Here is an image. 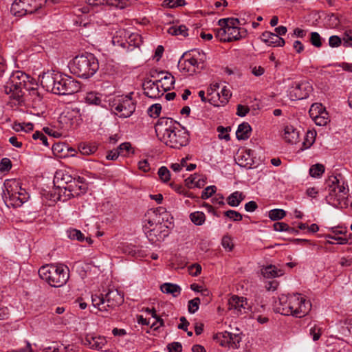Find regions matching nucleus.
<instances>
[{"label": "nucleus", "mask_w": 352, "mask_h": 352, "mask_svg": "<svg viewBox=\"0 0 352 352\" xmlns=\"http://www.w3.org/2000/svg\"><path fill=\"white\" fill-rule=\"evenodd\" d=\"M29 76L21 71H16L12 74L9 80L4 86L6 94H9L8 105L13 108L24 104V92L23 89L30 91V94L35 104L42 102L44 87L29 80Z\"/></svg>", "instance_id": "1"}, {"label": "nucleus", "mask_w": 352, "mask_h": 352, "mask_svg": "<svg viewBox=\"0 0 352 352\" xmlns=\"http://www.w3.org/2000/svg\"><path fill=\"white\" fill-rule=\"evenodd\" d=\"M80 83L69 76H63L53 69L45 72V91L58 95H69L78 92Z\"/></svg>", "instance_id": "2"}, {"label": "nucleus", "mask_w": 352, "mask_h": 352, "mask_svg": "<svg viewBox=\"0 0 352 352\" xmlns=\"http://www.w3.org/2000/svg\"><path fill=\"white\" fill-rule=\"evenodd\" d=\"M219 28L214 30L215 37L221 42H232L246 37L247 30L238 26L240 21L236 18L219 19Z\"/></svg>", "instance_id": "3"}, {"label": "nucleus", "mask_w": 352, "mask_h": 352, "mask_svg": "<svg viewBox=\"0 0 352 352\" xmlns=\"http://www.w3.org/2000/svg\"><path fill=\"white\" fill-rule=\"evenodd\" d=\"M69 67L74 74L80 78H88L98 70L99 63L94 54L86 53L76 56Z\"/></svg>", "instance_id": "4"}, {"label": "nucleus", "mask_w": 352, "mask_h": 352, "mask_svg": "<svg viewBox=\"0 0 352 352\" xmlns=\"http://www.w3.org/2000/svg\"><path fill=\"white\" fill-rule=\"evenodd\" d=\"M6 190L3 192V199L8 207L18 208L27 202L30 195L17 180H10L5 183Z\"/></svg>", "instance_id": "5"}, {"label": "nucleus", "mask_w": 352, "mask_h": 352, "mask_svg": "<svg viewBox=\"0 0 352 352\" xmlns=\"http://www.w3.org/2000/svg\"><path fill=\"white\" fill-rule=\"evenodd\" d=\"M92 305L101 312L109 313L124 302L123 296L117 289H109L104 296L92 295Z\"/></svg>", "instance_id": "6"}, {"label": "nucleus", "mask_w": 352, "mask_h": 352, "mask_svg": "<svg viewBox=\"0 0 352 352\" xmlns=\"http://www.w3.org/2000/svg\"><path fill=\"white\" fill-rule=\"evenodd\" d=\"M69 277V269L64 265H45V281L51 286L60 287L66 284Z\"/></svg>", "instance_id": "7"}, {"label": "nucleus", "mask_w": 352, "mask_h": 352, "mask_svg": "<svg viewBox=\"0 0 352 352\" xmlns=\"http://www.w3.org/2000/svg\"><path fill=\"white\" fill-rule=\"evenodd\" d=\"M329 188V195L327 200L329 203L338 207L340 203V199L344 198L349 192L345 186V182L342 181L341 175L331 176L327 181Z\"/></svg>", "instance_id": "8"}, {"label": "nucleus", "mask_w": 352, "mask_h": 352, "mask_svg": "<svg viewBox=\"0 0 352 352\" xmlns=\"http://www.w3.org/2000/svg\"><path fill=\"white\" fill-rule=\"evenodd\" d=\"M82 120L80 109L76 107L66 106L58 118V126L65 131L76 127Z\"/></svg>", "instance_id": "9"}, {"label": "nucleus", "mask_w": 352, "mask_h": 352, "mask_svg": "<svg viewBox=\"0 0 352 352\" xmlns=\"http://www.w3.org/2000/svg\"><path fill=\"white\" fill-rule=\"evenodd\" d=\"M136 102L131 95L121 96L114 99L111 104V109L116 111L120 118H129L135 111Z\"/></svg>", "instance_id": "10"}, {"label": "nucleus", "mask_w": 352, "mask_h": 352, "mask_svg": "<svg viewBox=\"0 0 352 352\" xmlns=\"http://www.w3.org/2000/svg\"><path fill=\"white\" fill-rule=\"evenodd\" d=\"M43 0H15L11 6V12L16 16L32 14L41 8Z\"/></svg>", "instance_id": "11"}, {"label": "nucleus", "mask_w": 352, "mask_h": 352, "mask_svg": "<svg viewBox=\"0 0 352 352\" xmlns=\"http://www.w3.org/2000/svg\"><path fill=\"white\" fill-rule=\"evenodd\" d=\"M170 214L164 208H158L156 210H148L144 216V230L147 234V231L153 228H156L162 223L168 222Z\"/></svg>", "instance_id": "12"}, {"label": "nucleus", "mask_w": 352, "mask_h": 352, "mask_svg": "<svg viewBox=\"0 0 352 352\" xmlns=\"http://www.w3.org/2000/svg\"><path fill=\"white\" fill-rule=\"evenodd\" d=\"M161 140L171 148L179 149L188 144L189 134L184 129H178L175 127L163 137Z\"/></svg>", "instance_id": "13"}, {"label": "nucleus", "mask_w": 352, "mask_h": 352, "mask_svg": "<svg viewBox=\"0 0 352 352\" xmlns=\"http://www.w3.org/2000/svg\"><path fill=\"white\" fill-rule=\"evenodd\" d=\"M289 305H290V311H292L291 315L296 318L305 316L311 308V302L299 294H291Z\"/></svg>", "instance_id": "14"}, {"label": "nucleus", "mask_w": 352, "mask_h": 352, "mask_svg": "<svg viewBox=\"0 0 352 352\" xmlns=\"http://www.w3.org/2000/svg\"><path fill=\"white\" fill-rule=\"evenodd\" d=\"M311 86L307 82H295L288 90V96L291 100H298L307 98L311 91Z\"/></svg>", "instance_id": "15"}, {"label": "nucleus", "mask_w": 352, "mask_h": 352, "mask_svg": "<svg viewBox=\"0 0 352 352\" xmlns=\"http://www.w3.org/2000/svg\"><path fill=\"white\" fill-rule=\"evenodd\" d=\"M87 190V184L86 179L84 177L78 176L74 177L72 181L69 184V186H65V190L69 193L67 195L68 197H76L81 194L86 192Z\"/></svg>", "instance_id": "16"}, {"label": "nucleus", "mask_w": 352, "mask_h": 352, "mask_svg": "<svg viewBox=\"0 0 352 352\" xmlns=\"http://www.w3.org/2000/svg\"><path fill=\"white\" fill-rule=\"evenodd\" d=\"M175 122L168 118H160L155 125V131L157 137L161 140L170 131L175 128Z\"/></svg>", "instance_id": "17"}, {"label": "nucleus", "mask_w": 352, "mask_h": 352, "mask_svg": "<svg viewBox=\"0 0 352 352\" xmlns=\"http://www.w3.org/2000/svg\"><path fill=\"white\" fill-rule=\"evenodd\" d=\"M228 309L233 310L236 314L246 313L249 309L247 299L244 297L232 296L228 300Z\"/></svg>", "instance_id": "18"}, {"label": "nucleus", "mask_w": 352, "mask_h": 352, "mask_svg": "<svg viewBox=\"0 0 352 352\" xmlns=\"http://www.w3.org/2000/svg\"><path fill=\"white\" fill-rule=\"evenodd\" d=\"M168 223V222H166L156 228H153L148 230L147 231L146 236L149 241L155 243L166 236L168 234V229L169 228Z\"/></svg>", "instance_id": "19"}, {"label": "nucleus", "mask_w": 352, "mask_h": 352, "mask_svg": "<svg viewBox=\"0 0 352 352\" xmlns=\"http://www.w3.org/2000/svg\"><path fill=\"white\" fill-rule=\"evenodd\" d=\"M235 160L239 166L248 169L252 168L254 164V151L251 149L242 151L237 154Z\"/></svg>", "instance_id": "20"}, {"label": "nucleus", "mask_w": 352, "mask_h": 352, "mask_svg": "<svg viewBox=\"0 0 352 352\" xmlns=\"http://www.w3.org/2000/svg\"><path fill=\"white\" fill-rule=\"evenodd\" d=\"M73 179L74 177L69 173L58 170L56 172L54 176L52 184L58 189L65 190V186H69Z\"/></svg>", "instance_id": "21"}, {"label": "nucleus", "mask_w": 352, "mask_h": 352, "mask_svg": "<svg viewBox=\"0 0 352 352\" xmlns=\"http://www.w3.org/2000/svg\"><path fill=\"white\" fill-rule=\"evenodd\" d=\"M197 53L199 56H201L199 60L195 58V56L188 59L184 60V63L180 64V67L182 69L186 70L187 72H190L191 74L196 72V68H199V64H203L206 58L204 53Z\"/></svg>", "instance_id": "22"}, {"label": "nucleus", "mask_w": 352, "mask_h": 352, "mask_svg": "<svg viewBox=\"0 0 352 352\" xmlns=\"http://www.w3.org/2000/svg\"><path fill=\"white\" fill-rule=\"evenodd\" d=\"M82 343L91 349L101 350L106 345L107 340L104 337L87 334L82 340Z\"/></svg>", "instance_id": "23"}, {"label": "nucleus", "mask_w": 352, "mask_h": 352, "mask_svg": "<svg viewBox=\"0 0 352 352\" xmlns=\"http://www.w3.org/2000/svg\"><path fill=\"white\" fill-rule=\"evenodd\" d=\"M143 88L145 94L149 98H156L163 95L157 80L154 81L151 80H146L143 84Z\"/></svg>", "instance_id": "24"}, {"label": "nucleus", "mask_w": 352, "mask_h": 352, "mask_svg": "<svg viewBox=\"0 0 352 352\" xmlns=\"http://www.w3.org/2000/svg\"><path fill=\"white\" fill-rule=\"evenodd\" d=\"M261 40L269 46L283 47L285 44V40L275 33L265 31L261 35Z\"/></svg>", "instance_id": "25"}, {"label": "nucleus", "mask_w": 352, "mask_h": 352, "mask_svg": "<svg viewBox=\"0 0 352 352\" xmlns=\"http://www.w3.org/2000/svg\"><path fill=\"white\" fill-rule=\"evenodd\" d=\"M290 297L291 294H281L278 297V301L275 303V310L276 312L285 316H290L292 314L290 305H289Z\"/></svg>", "instance_id": "26"}, {"label": "nucleus", "mask_w": 352, "mask_h": 352, "mask_svg": "<svg viewBox=\"0 0 352 352\" xmlns=\"http://www.w3.org/2000/svg\"><path fill=\"white\" fill-rule=\"evenodd\" d=\"M284 140L290 144H296L299 140V131L292 125H286L283 133Z\"/></svg>", "instance_id": "27"}, {"label": "nucleus", "mask_w": 352, "mask_h": 352, "mask_svg": "<svg viewBox=\"0 0 352 352\" xmlns=\"http://www.w3.org/2000/svg\"><path fill=\"white\" fill-rule=\"evenodd\" d=\"M161 75H164V78H161V80H157V82L160 83L161 91L162 94L167 91H169L172 89L175 80L174 77L171 75L170 73H161Z\"/></svg>", "instance_id": "28"}, {"label": "nucleus", "mask_w": 352, "mask_h": 352, "mask_svg": "<svg viewBox=\"0 0 352 352\" xmlns=\"http://www.w3.org/2000/svg\"><path fill=\"white\" fill-rule=\"evenodd\" d=\"M252 128L248 122H243L239 124L236 132L238 140H247L250 138Z\"/></svg>", "instance_id": "29"}, {"label": "nucleus", "mask_w": 352, "mask_h": 352, "mask_svg": "<svg viewBox=\"0 0 352 352\" xmlns=\"http://www.w3.org/2000/svg\"><path fill=\"white\" fill-rule=\"evenodd\" d=\"M160 289L163 293L170 294L174 297L179 295L181 292L180 287L173 283H164L161 285Z\"/></svg>", "instance_id": "30"}, {"label": "nucleus", "mask_w": 352, "mask_h": 352, "mask_svg": "<svg viewBox=\"0 0 352 352\" xmlns=\"http://www.w3.org/2000/svg\"><path fill=\"white\" fill-rule=\"evenodd\" d=\"M245 199V195L239 191H235L228 197V204L232 207L238 206Z\"/></svg>", "instance_id": "31"}, {"label": "nucleus", "mask_w": 352, "mask_h": 352, "mask_svg": "<svg viewBox=\"0 0 352 352\" xmlns=\"http://www.w3.org/2000/svg\"><path fill=\"white\" fill-rule=\"evenodd\" d=\"M262 274L267 278L279 276L283 274L281 270H278L274 265H268L262 269Z\"/></svg>", "instance_id": "32"}, {"label": "nucleus", "mask_w": 352, "mask_h": 352, "mask_svg": "<svg viewBox=\"0 0 352 352\" xmlns=\"http://www.w3.org/2000/svg\"><path fill=\"white\" fill-rule=\"evenodd\" d=\"M188 28L185 25H181L179 26L173 25L168 29L167 32L168 34L171 35H181L183 36L184 37H186L188 35Z\"/></svg>", "instance_id": "33"}, {"label": "nucleus", "mask_w": 352, "mask_h": 352, "mask_svg": "<svg viewBox=\"0 0 352 352\" xmlns=\"http://www.w3.org/2000/svg\"><path fill=\"white\" fill-rule=\"evenodd\" d=\"M219 84L215 83L211 85L210 89L208 90V96L210 98H208V102L214 105V106H220V104L217 103L215 97H217L219 100H220L221 96L219 92L214 93L216 89L219 88Z\"/></svg>", "instance_id": "34"}, {"label": "nucleus", "mask_w": 352, "mask_h": 352, "mask_svg": "<svg viewBox=\"0 0 352 352\" xmlns=\"http://www.w3.org/2000/svg\"><path fill=\"white\" fill-rule=\"evenodd\" d=\"M86 103L92 105H100L102 100L100 94L96 92H89L85 98Z\"/></svg>", "instance_id": "35"}, {"label": "nucleus", "mask_w": 352, "mask_h": 352, "mask_svg": "<svg viewBox=\"0 0 352 352\" xmlns=\"http://www.w3.org/2000/svg\"><path fill=\"white\" fill-rule=\"evenodd\" d=\"M126 42L129 45L138 47L142 43V38L138 33H131L127 36Z\"/></svg>", "instance_id": "36"}, {"label": "nucleus", "mask_w": 352, "mask_h": 352, "mask_svg": "<svg viewBox=\"0 0 352 352\" xmlns=\"http://www.w3.org/2000/svg\"><path fill=\"white\" fill-rule=\"evenodd\" d=\"M190 219L197 226L202 225L206 220L205 214L203 212H195L190 214Z\"/></svg>", "instance_id": "37"}, {"label": "nucleus", "mask_w": 352, "mask_h": 352, "mask_svg": "<svg viewBox=\"0 0 352 352\" xmlns=\"http://www.w3.org/2000/svg\"><path fill=\"white\" fill-rule=\"evenodd\" d=\"M316 132L315 131H308L305 135L302 146L304 148H309L315 142Z\"/></svg>", "instance_id": "38"}, {"label": "nucleus", "mask_w": 352, "mask_h": 352, "mask_svg": "<svg viewBox=\"0 0 352 352\" xmlns=\"http://www.w3.org/2000/svg\"><path fill=\"white\" fill-rule=\"evenodd\" d=\"M324 172V166L321 164H316L311 166L309 174L313 177H320Z\"/></svg>", "instance_id": "39"}, {"label": "nucleus", "mask_w": 352, "mask_h": 352, "mask_svg": "<svg viewBox=\"0 0 352 352\" xmlns=\"http://www.w3.org/2000/svg\"><path fill=\"white\" fill-rule=\"evenodd\" d=\"M313 120L316 124L318 126L326 125L329 121L327 111L326 110L321 111L320 114L318 115L316 118H314Z\"/></svg>", "instance_id": "40"}, {"label": "nucleus", "mask_w": 352, "mask_h": 352, "mask_svg": "<svg viewBox=\"0 0 352 352\" xmlns=\"http://www.w3.org/2000/svg\"><path fill=\"white\" fill-rule=\"evenodd\" d=\"M286 212L283 209H273L269 212V217L272 221H277L283 219Z\"/></svg>", "instance_id": "41"}, {"label": "nucleus", "mask_w": 352, "mask_h": 352, "mask_svg": "<svg viewBox=\"0 0 352 352\" xmlns=\"http://www.w3.org/2000/svg\"><path fill=\"white\" fill-rule=\"evenodd\" d=\"M325 109L322 107L321 104L315 103L313 104L309 111V113L311 119L316 118L318 115L320 114L321 111H324Z\"/></svg>", "instance_id": "42"}, {"label": "nucleus", "mask_w": 352, "mask_h": 352, "mask_svg": "<svg viewBox=\"0 0 352 352\" xmlns=\"http://www.w3.org/2000/svg\"><path fill=\"white\" fill-rule=\"evenodd\" d=\"M66 347L58 342H50L48 346H45V352H65Z\"/></svg>", "instance_id": "43"}, {"label": "nucleus", "mask_w": 352, "mask_h": 352, "mask_svg": "<svg viewBox=\"0 0 352 352\" xmlns=\"http://www.w3.org/2000/svg\"><path fill=\"white\" fill-rule=\"evenodd\" d=\"M97 150L96 146H91L86 144H80L79 146V151L81 154L84 155H89L94 153Z\"/></svg>", "instance_id": "44"}, {"label": "nucleus", "mask_w": 352, "mask_h": 352, "mask_svg": "<svg viewBox=\"0 0 352 352\" xmlns=\"http://www.w3.org/2000/svg\"><path fill=\"white\" fill-rule=\"evenodd\" d=\"M309 41L312 45L318 48L320 47L322 45V37L316 32H311Z\"/></svg>", "instance_id": "45"}, {"label": "nucleus", "mask_w": 352, "mask_h": 352, "mask_svg": "<svg viewBox=\"0 0 352 352\" xmlns=\"http://www.w3.org/2000/svg\"><path fill=\"white\" fill-rule=\"evenodd\" d=\"M160 180L163 182H167L170 180V173L166 166H162L157 172Z\"/></svg>", "instance_id": "46"}, {"label": "nucleus", "mask_w": 352, "mask_h": 352, "mask_svg": "<svg viewBox=\"0 0 352 352\" xmlns=\"http://www.w3.org/2000/svg\"><path fill=\"white\" fill-rule=\"evenodd\" d=\"M224 215L234 221H240L243 219V216L241 213L233 210L226 211Z\"/></svg>", "instance_id": "47"}, {"label": "nucleus", "mask_w": 352, "mask_h": 352, "mask_svg": "<svg viewBox=\"0 0 352 352\" xmlns=\"http://www.w3.org/2000/svg\"><path fill=\"white\" fill-rule=\"evenodd\" d=\"M200 304L199 298H195L188 301V309L190 314L195 313L199 309Z\"/></svg>", "instance_id": "48"}, {"label": "nucleus", "mask_w": 352, "mask_h": 352, "mask_svg": "<svg viewBox=\"0 0 352 352\" xmlns=\"http://www.w3.org/2000/svg\"><path fill=\"white\" fill-rule=\"evenodd\" d=\"M185 0H164L163 6L170 8L184 6Z\"/></svg>", "instance_id": "49"}, {"label": "nucleus", "mask_w": 352, "mask_h": 352, "mask_svg": "<svg viewBox=\"0 0 352 352\" xmlns=\"http://www.w3.org/2000/svg\"><path fill=\"white\" fill-rule=\"evenodd\" d=\"M162 110L160 104H154L148 109V113L151 117L157 118L160 116Z\"/></svg>", "instance_id": "50"}, {"label": "nucleus", "mask_w": 352, "mask_h": 352, "mask_svg": "<svg viewBox=\"0 0 352 352\" xmlns=\"http://www.w3.org/2000/svg\"><path fill=\"white\" fill-rule=\"evenodd\" d=\"M221 245L223 248L231 252L234 248V243L232 239L230 236L226 235L221 239Z\"/></svg>", "instance_id": "51"}, {"label": "nucleus", "mask_w": 352, "mask_h": 352, "mask_svg": "<svg viewBox=\"0 0 352 352\" xmlns=\"http://www.w3.org/2000/svg\"><path fill=\"white\" fill-rule=\"evenodd\" d=\"M120 155L126 156L131 150V145L129 142H124L121 144L116 149Z\"/></svg>", "instance_id": "52"}, {"label": "nucleus", "mask_w": 352, "mask_h": 352, "mask_svg": "<svg viewBox=\"0 0 352 352\" xmlns=\"http://www.w3.org/2000/svg\"><path fill=\"white\" fill-rule=\"evenodd\" d=\"M69 237L72 239H76L79 241H85L84 234L78 230L73 229L69 231Z\"/></svg>", "instance_id": "53"}, {"label": "nucleus", "mask_w": 352, "mask_h": 352, "mask_svg": "<svg viewBox=\"0 0 352 352\" xmlns=\"http://www.w3.org/2000/svg\"><path fill=\"white\" fill-rule=\"evenodd\" d=\"M60 190L56 188L54 191H50L47 194H45V199H49L53 203L56 202L57 200H59L60 198Z\"/></svg>", "instance_id": "54"}, {"label": "nucleus", "mask_w": 352, "mask_h": 352, "mask_svg": "<svg viewBox=\"0 0 352 352\" xmlns=\"http://www.w3.org/2000/svg\"><path fill=\"white\" fill-rule=\"evenodd\" d=\"M230 131V127H223V126H219L217 127V131L219 133V138L220 139H224L226 140H230V137L228 133V131Z\"/></svg>", "instance_id": "55"}, {"label": "nucleus", "mask_w": 352, "mask_h": 352, "mask_svg": "<svg viewBox=\"0 0 352 352\" xmlns=\"http://www.w3.org/2000/svg\"><path fill=\"white\" fill-rule=\"evenodd\" d=\"M216 186H210L206 187L204 191L202 192L201 198L202 199H206L210 197L216 192Z\"/></svg>", "instance_id": "56"}, {"label": "nucleus", "mask_w": 352, "mask_h": 352, "mask_svg": "<svg viewBox=\"0 0 352 352\" xmlns=\"http://www.w3.org/2000/svg\"><path fill=\"white\" fill-rule=\"evenodd\" d=\"M241 342V337L239 333H232V336L230 338V344L231 346L234 349H238L239 347V344Z\"/></svg>", "instance_id": "57"}, {"label": "nucleus", "mask_w": 352, "mask_h": 352, "mask_svg": "<svg viewBox=\"0 0 352 352\" xmlns=\"http://www.w3.org/2000/svg\"><path fill=\"white\" fill-rule=\"evenodd\" d=\"M219 336H221L222 340H220V344L221 346H226L227 344H228L230 343V338L231 336H232V333L224 331L223 333H221L219 334Z\"/></svg>", "instance_id": "58"}, {"label": "nucleus", "mask_w": 352, "mask_h": 352, "mask_svg": "<svg viewBox=\"0 0 352 352\" xmlns=\"http://www.w3.org/2000/svg\"><path fill=\"white\" fill-rule=\"evenodd\" d=\"M189 274L192 276H198L201 272V267L199 264L195 263L188 267Z\"/></svg>", "instance_id": "59"}, {"label": "nucleus", "mask_w": 352, "mask_h": 352, "mask_svg": "<svg viewBox=\"0 0 352 352\" xmlns=\"http://www.w3.org/2000/svg\"><path fill=\"white\" fill-rule=\"evenodd\" d=\"M168 352H182V346L180 342H174L169 344L167 346Z\"/></svg>", "instance_id": "60"}, {"label": "nucleus", "mask_w": 352, "mask_h": 352, "mask_svg": "<svg viewBox=\"0 0 352 352\" xmlns=\"http://www.w3.org/2000/svg\"><path fill=\"white\" fill-rule=\"evenodd\" d=\"M199 177V175L197 174H194L190 175L189 177H188L186 179H185L186 186L188 188H192L195 187L197 179Z\"/></svg>", "instance_id": "61"}, {"label": "nucleus", "mask_w": 352, "mask_h": 352, "mask_svg": "<svg viewBox=\"0 0 352 352\" xmlns=\"http://www.w3.org/2000/svg\"><path fill=\"white\" fill-rule=\"evenodd\" d=\"M236 115L239 117L245 116L250 111V108L248 106H244L242 104L237 105L236 109Z\"/></svg>", "instance_id": "62"}, {"label": "nucleus", "mask_w": 352, "mask_h": 352, "mask_svg": "<svg viewBox=\"0 0 352 352\" xmlns=\"http://www.w3.org/2000/svg\"><path fill=\"white\" fill-rule=\"evenodd\" d=\"M342 43L341 38L338 36H331L329 39V44L331 47H337Z\"/></svg>", "instance_id": "63"}, {"label": "nucleus", "mask_w": 352, "mask_h": 352, "mask_svg": "<svg viewBox=\"0 0 352 352\" xmlns=\"http://www.w3.org/2000/svg\"><path fill=\"white\" fill-rule=\"evenodd\" d=\"M310 334L312 336L313 340L316 341L319 340L321 336V329L320 328L314 325L310 329Z\"/></svg>", "instance_id": "64"}]
</instances>
